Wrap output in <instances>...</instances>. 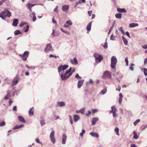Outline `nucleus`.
Segmentation results:
<instances>
[{
    "mask_svg": "<svg viewBox=\"0 0 147 147\" xmlns=\"http://www.w3.org/2000/svg\"><path fill=\"white\" fill-rule=\"evenodd\" d=\"M71 67L68 70L65 72L64 74H60V77L63 81L67 80L72 74L71 72Z\"/></svg>",
    "mask_w": 147,
    "mask_h": 147,
    "instance_id": "f257e3e1",
    "label": "nucleus"
},
{
    "mask_svg": "<svg viewBox=\"0 0 147 147\" xmlns=\"http://www.w3.org/2000/svg\"><path fill=\"white\" fill-rule=\"evenodd\" d=\"M111 67L113 69H115L116 66L117 62V58L115 56H113L111 59Z\"/></svg>",
    "mask_w": 147,
    "mask_h": 147,
    "instance_id": "f03ea898",
    "label": "nucleus"
},
{
    "mask_svg": "<svg viewBox=\"0 0 147 147\" xmlns=\"http://www.w3.org/2000/svg\"><path fill=\"white\" fill-rule=\"evenodd\" d=\"M94 56L95 58L96 62L97 63H100L103 59V56L98 53H94Z\"/></svg>",
    "mask_w": 147,
    "mask_h": 147,
    "instance_id": "7ed1b4c3",
    "label": "nucleus"
},
{
    "mask_svg": "<svg viewBox=\"0 0 147 147\" xmlns=\"http://www.w3.org/2000/svg\"><path fill=\"white\" fill-rule=\"evenodd\" d=\"M111 76V72L108 71H105L102 75V77L104 79L110 78Z\"/></svg>",
    "mask_w": 147,
    "mask_h": 147,
    "instance_id": "20e7f679",
    "label": "nucleus"
},
{
    "mask_svg": "<svg viewBox=\"0 0 147 147\" xmlns=\"http://www.w3.org/2000/svg\"><path fill=\"white\" fill-rule=\"evenodd\" d=\"M55 133V132L53 130L51 132L50 135V138L51 141L53 144L55 143V138L54 137Z\"/></svg>",
    "mask_w": 147,
    "mask_h": 147,
    "instance_id": "39448f33",
    "label": "nucleus"
},
{
    "mask_svg": "<svg viewBox=\"0 0 147 147\" xmlns=\"http://www.w3.org/2000/svg\"><path fill=\"white\" fill-rule=\"evenodd\" d=\"M45 51L46 52L50 51H53L52 48L50 44H48L47 45Z\"/></svg>",
    "mask_w": 147,
    "mask_h": 147,
    "instance_id": "423d86ee",
    "label": "nucleus"
},
{
    "mask_svg": "<svg viewBox=\"0 0 147 147\" xmlns=\"http://www.w3.org/2000/svg\"><path fill=\"white\" fill-rule=\"evenodd\" d=\"M6 11H7V9H5L4 11H2L0 14V17L3 20L5 19L6 17L7 16V14Z\"/></svg>",
    "mask_w": 147,
    "mask_h": 147,
    "instance_id": "0eeeda50",
    "label": "nucleus"
},
{
    "mask_svg": "<svg viewBox=\"0 0 147 147\" xmlns=\"http://www.w3.org/2000/svg\"><path fill=\"white\" fill-rule=\"evenodd\" d=\"M67 139V136L65 134H63L62 136V144H65L66 143V142Z\"/></svg>",
    "mask_w": 147,
    "mask_h": 147,
    "instance_id": "6e6552de",
    "label": "nucleus"
},
{
    "mask_svg": "<svg viewBox=\"0 0 147 147\" xmlns=\"http://www.w3.org/2000/svg\"><path fill=\"white\" fill-rule=\"evenodd\" d=\"M65 106V103L63 101H59L56 103V106L57 107H63Z\"/></svg>",
    "mask_w": 147,
    "mask_h": 147,
    "instance_id": "1a4fd4ad",
    "label": "nucleus"
},
{
    "mask_svg": "<svg viewBox=\"0 0 147 147\" xmlns=\"http://www.w3.org/2000/svg\"><path fill=\"white\" fill-rule=\"evenodd\" d=\"M29 53L28 51H25L23 54V60L24 61H26L27 58L29 56Z\"/></svg>",
    "mask_w": 147,
    "mask_h": 147,
    "instance_id": "9d476101",
    "label": "nucleus"
},
{
    "mask_svg": "<svg viewBox=\"0 0 147 147\" xmlns=\"http://www.w3.org/2000/svg\"><path fill=\"white\" fill-rule=\"evenodd\" d=\"M20 79V77L19 76H17L14 78L12 81V83L15 85H16L18 83Z\"/></svg>",
    "mask_w": 147,
    "mask_h": 147,
    "instance_id": "9b49d317",
    "label": "nucleus"
},
{
    "mask_svg": "<svg viewBox=\"0 0 147 147\" xmlns=\"http://www.w3.org/2000/svg\"><path fill=\"white\" fill-rule=\"evenodd\" d=\"M84 82V80H79L78 81L77 84V87L78 88H80L83 86Z\"/></svg>",
    "mask_w": 147,
    "mask_h": 147,
    "instance_id": "f8f14e48",
    "label": "nucleus"
},
{
    "mask_svg": "<svg viewBox=\"0 0 147 147\" xmlns=\"http://www.w3.org/2000/svg\"><path fill=\"white\" fill-rule=\"evenodd\" d=\"M69 6V5H64L62 7V9L64 12H67L68 11Z\"/></svg>",
    "mask_w": 147,
    "mask_h": 147,
    "instance_id": "ddd939ff",
    "label": "nucleus"
},
{
    "mask_svg": "<svg viewBox=\"0 0 147 147\" xmlns=\"http://www.w3.org/2000/svg\"><path fill=\"white\" fill-rule=\"evenodd\" d=\"M70 62L73 65L77 64L78 63V61L76 57L74 59H71L70 60Z\"/></svg>",
    "mask_w": 147,
    "mask_h": 147,
    "instance_id": "4468645a",
    "label": "nucleus"
},
{
    "mask_svg": "<svg viewBox=\"0 0 147 147\" xmlns=\"http://www.w3.org/2000/svg\"><path fill=\"white\" fill-rule=\"evenodd\" d=\"M98 120V118L97 117L93 118L92 121V125H95L96 122Z\"/></svg>",
    "mask_w": 147,
    "mask_h": 147,
    "instance_id": "2eb2a0df",
    "label": "nucleus"
},
{
    "mask_svg": "<svg viewBox=\"0 0 147 147\" xmlns=\"http://www.w3.org/2000/svg\"><path fill=\"white\" fill-rule=\"evenodd\" d=\"M90 134L92 137H95L96 138H98V134L96 132H91L90 133Z\"/></svg>",
    "mask_w": 147,
    "mask_h": 147,
    "instance_id": "dca6fc26",
    "label": "nucleus"
},
{
    "mask_svg": "<svg viewBox=\"0 0 147 147\" xmlns=\"http://www.w3.org/2000/svg\"><path fill=\"white\" fill-rule=\"evenodd\" d=\"M111 110L110 111V113H116L117 111V110L115 107L113 106L111 107Z\"/></svg>",
    "mask_w": 147,
    "mask_h": 147,
    "instance_id": "f3484780",
    "label": "nucleus"
},
{
    "mask_svg": "<svg viewBox=\"0 0 147 147\" xmlns=\"http://www.w3.org/2000/svg\"><path fill=\"white\" fill-rule=\"evenodd\" d=\"M18 120L20 122L23 123H25L26 122L25 120L21 116H18Z\"/></svg>",
    "mask_w": 147,
    "mask_h": 147,
    "instance_id": "a211bd4d",
    "label": "nucleus"
},
{
    "mask_svg": "<svg viewBox=\"0 0 147 147\" xmlns=\"http://www.w3.org/2000/svg\"><path fill=\"white\" fill-rule=\"evenodd\" d=\"M73 118L74 121L75 122L78 121L79 120L80 118V117L79 115H74Z\"/></svg>",
    "mask_w": 147,
    "mask_h": 147,
    "instance_id": "6ab92c4d",
    "label": "nucleus"
},
{
    "mask_svg": "<svg viewBox=\"0 0 147 147\" xmlns=\"http://www.w3.org/2000/svg\"><path fill=\"white\" fill-rule=\"evenodd\" d=\"M18 23V20L17 19H14L12 23V25L13 26H17Z\"/></svg>",
    "mask_w": 147,
    "mask_h": 147,
    "instance_id": "aec40b11",
    "label": "nucleus"
},
{
    "mask_svg": "<svg viewBox=\"0 0 147 147\" xmlns=\"http://www.w3.org/2000/svg\"><path fill=\"white\" fill-rule=\"evenodd\" d=\"M138 26V24L136 23H132L130 24L129 25V27L130 28H134L135 27Z\"/></svg>",
    "mask_w": 147,
    "mask_h": 147,
    "instance_id": "412c9836",
    "label": "nucleus"
},
{
    "mask_svg": "<svg viewBox=\"0 0 147 147\" xmlns=\"http://www.w3.org/2000/svg\"><path fill=\"white\" fill-rule=\"evenodd\" d=\"M24 126V125L21 124L19 125H17L15 126L14 128L13 129V130H16V129H19L21 128Z\"/></svg>",
    "mask_w": 147,
    "mask_h": 147,
    "instance_id": "4be33fe9",
    "label": "nucleus"
},
{
    "mask_svg": "<svg viewBox=\"0 0 147 147\" xmlns=\"http://www.w3.org/2000/svg\"><path fill=\"white\" fill-rule=\"evenodd\" d=\"M117 11L119 12L126 13V11L124 8L121 9L118 8L117 9Z\"/></svg>",
    "mask_w": 147,
    "mask_h": 147,
    "instance_id": "5701e85b",
    "label": "nucleus"
},
{
    "mask_svg": "<svg viewBox=\"0 0 147 147\" xmlns=\"http://www.w3.org/2000/svg\"><path fill=\"white\" fill-rule=\"evenodd\" d=\"M7 94L5 96L4 99L5 100L8 99L10 96L11 95L10 92L9 90L7 92Z\"/></svg>",
    "mask_w": 147,
    "mask_h": 147,
    "instance_id": "b1692460",
    "label": "nucleus"
},
{
    "mask_svg": "<svg viewBox=\"0 0 147 147\" xmlns=\"http://www.w3.org/2000/svg\"><path fill=\"white\" fill-rule=\"evenodd\" d=\"M123 96L122 93H120L119 94V98L118 100L119 102V103H121Z\"/></svg>",
    "mask_w": 147,
    "mask_h": 147,
    "instance_id": "393cba45",
    "label": "nucleus"
},
{
    "mask_svg": "<svg viewBox=\"0 0 147 147\" xmlns=\"http://www.w3.org/2000/svg\"><path fill=\"white\" fill-rule=\"evenodd\" d=\"M122 38L123 40V42L124 45H127V40L125 38V37L123 36H122Z\"/></svg>",
    "mask_w": 147,
    "mask_h": 147,
    "instance_id": "a878e982",
    "label": "nucleus"
},
{
    "mask_svg": "<svg viewBox=\"0 0 147 147\" xmlns=\"http://www.w3.org/2000/svg\"><path fill=\"white\" fill-rule=\"evenodd\" d=\"M133 137L134 139L137 140L138 138V136L136 132L135 131H134L133 132Z\"/></svg>",
    "mask_w": 147,
    "mask_h": 147,
    "instance_id": "bb28decb",
    "label": "nucleus"
},
{
    "mask_svg": "<svg viewBox=\"0 0 147 147\" xmlns=\"http://www.w3.org/2000/svg\"><path fill=\"white\" fill-rule=\"evenodd\" d=\"M115 17L117 18L121 19L122 17V14L121 13H117L115 15Z\"/></svg>",
    "mask_w": 147,
    "mask_h": 147,
    "instance_id": "cd10ccee",
    "label": "nucleus"
},
{
    "mask_svg": "<svg viewBox=\"0 0 147 147\" xmlns=\"http://www.w3.org/2000/svg\"><path fill=\"white\" fill-rule=\"evenodd\" d=\"M63 65H62L58 67V72L59 74H60V73L63 70Z\"/></svg>",
    "mask_w": 147,
    "mask_h": 147,
    "instance_id": "c85d7f7f",
    "label": "nucleus"
},
{
    "mask_svg": "<svg viewBox=\"0 0 147 147\" xmlns=\"http://www.w3.org/2000/svg\"><path fill=\"white\" fill-rule=\"evenodd\" d=\"M91 24V22H90L87 26L86 29L88 31H90V30Z\"/></svg>",
    "mask_w": 147,
    "mask_h": 147,
    "instance_id": "c756f323",
    "label": "nucleus"
},
{
    "mask_svg": "<svg viewBox=\"0 0 147 147\" xmlns=\"http://www.w3.org/2000/svg\"><path fill=\"white\" fill-rule=\"evenodd\" d=\"M33 110L34 108L33 107H32V108H30L29 113L30 115H33L34 114L33 113Z\"/></svg>",
    "mask_w": 147,
    "mask_h": 147,
    "instance_id": "7c9ffc66",
    "label": "nucleus"
},
{
    "mask_svg": "<svg viewBox=\"0 0 147 147\" xmlns=\"http://www.w3.org/2000/svg\"><path fill=\"white\" fill-rule=\"evenodd\" d=\"M115 131L116 132V134L117 135L119 136V129L118 127H116L115 128Z\"/></svg>",
    "mask_w": 147,
    "mask_h": 147,
    "instance_id": "2f4dec72",
    "label": "nucleus"
},
{
    "mask_svg": "<svg viewBox=\"0 0 147 147\" xmlns=\"http://www.w3.org/2000/svg\"><path fill=\"white\" fill-rule=\"evenodd\" d=\"M86 2L85 0H80L78 1V2L76 3V5L75 7L77 5L79 4H80L82 3H85Z\"/></svg>",
    "mask_w": 147,
    "mask_h": 147,
    "instance_id": "473e14b6",
    "label": "nucleus"
},
{
    "mask_svg": "<svg viewBox=\"0 0 147 147\" xmlns=\"http://www.w3.org/2000/svg\"><path fill=\"white\" fill-rule=\"evenodd\" d=\"M32 15L33 16L32 18V21L33 22H35L36 20V17L35 16V13L33 12L32 13Z\"/></svg>",
    "mask_w": 147,
    "mask_h": 147,
    "instance_id": "72a5a7b5",
    "label": "nucleus"
},
{
    "mask_svg": "<svg viewBox=\"0 0 147 147\" xmlns=\"http://www.w3.org/2000/svg\"><path fill=\"white\" fill-rule=\"evenodd\" d=\"M40 123L41 125L42 126H43L44 124H45L44 120L42 118H41V119L40 120Z\"/></svg>",
    "mask_w": 147,
    "mask_h": 147,
    "instance_id": "f704fd0d",
    "label": "nucleus"
},
{
    "mask_svg": "<svg viewBox=\"0 0 147 147\" xmlns=\"http://www.w3.org/2000/svg\"><path fill=\"white\" fill-rule=\"evenodd\" d=\"M49 57H50V58H52V57H54L55 58V59H57V58H59V56L57 55V56H56V55H53L52 54H50L49 55Z\"/></svg>",
    "mask_w": 147,
    "mask_h": 147,
    "instance_id": "c9c22d12",
    "label": "nucleus"
},
{
    "mask_svg": "<svg viewBox=\"0 0 147 147\" xmlns=\"http://www.w3.org/2000/svg\"><path fill=\"white\" fill-rule=\"evenodd\" d=\"M141 70L142 71H143V70L144 74L145 76H147V69L146 68H144L142 69Z\"/></svg>",
    "mask_w": 147,
    "mask_h": 147,
    "instance_id": "e433bc0d",
    "label": "nucleus"
},
{
    "mask_svg": "<svg viewBox=\"0 0 147 147\" xmlns=\"http://www.w3.org/2000/svg\"><path fill=\"white\" fill-rule=\"evenodd\" d=\"M6 12L7 14V16L8 17H10L11 16V13L7 10V11H6Z\"/></svg>",
    "mask_w": 147,
    "mask_h": 147,
    "instance_id": "4c0bfd02",
    "label": "nucleus"
},
{
    "mask_svg": "<svg viewBox=\"0 0 147 147\" xmlns=\"http://www.w3.org/2000/svg\"><path fill=\"white\" fill-rule=\"evenodd\" d=\"M107 38L106 40V42L104 44V45L103 46V47L105 49H107Z\"/></svg>",
    "mask_w": 147,
    "mask_h": 147,
    "instance_id": "58836bf2",
    "label": "nucleus"
},
{
    "mask_svg": "<svg viewBox=\"0 0 147 147\" xmlns=\"http://www.w3.org/2000/svg\"><path fill=\"white\" fill-rule=\"evenodd\" d=\"M66 23L69 26H71L72 24V23L70 20H69L66 21Z\"/></svg>",
    "mask_w": 147,
    "mask_h": 147,
    "instance_id": "ea45409f",
    "label": "nucleus"
},
{
    "mask_svg": "<svg viewBox=\"0 0 147 147\" xmlns=\"http://www.w3.org/2000/svg\"><path fill=\"white\" fill-rule=\"evenodd\" d=\"M21 34V32L19 30H16L14 32V34L17 35Z\"/></svg>",
    "mask_w": 147,
    "mask_h": 147,
    "instance_id": "a19ab883",
    "label": "nucleus"
},
{
    "mask_svg": "<svg viewBox=\"0 0 147 147\" xmlns=\"http://www.w3.org/2000/svg\"><path fill=\"white\" fill-rule=\"evenodd\" d=\"M107 91V89H103V90H101L100 92V93L101 94H104L106 93Z\"/></svg>",
    "mask_w": 147,
    "mask_h": 147,
    "instance_id": "79ce46f5",
    "label": "nucleus"
},
{
    "mask_svg": "<svg viewBox=\"0 0 147 147\" xmlns=\"http://www.w3.org/2000/svg\"><path fill=\"white\" fill-rule=\"evenodd\" d=\"M69 67V66L67 65H63V70L64 71Z\"/></svg>",
    "mask_w": 147,
    "mask_h": 147,
    "instance_id": "37998d69",
    "label": "nucleus"
},
{
    "mask_svg": "<svg viewBox=\"0 0 147 147\" xmlns=\"http://www.w3.org/2000/svg\"><path fill=\"white\" fill-rule=\"evenodd\" d=\"M85 132V131L84 129H82V132L80 134V136L82 137L83 136Z\"/></svg>",
    "mask_w": 147,
    "mask_h": 147,
    "instance_id": "c03bdc74",
    "label": "nucleus"
},
{
    "mask_svg": "<svg viewBox=\"0 0 147 147\" xmlns=\"http://www.w3.org/2000/svg\"><path fill=\"white\" fill-rule=\"evenodd\" d=\"M140 121V119H138L136 121H135L134 124L135 125H136Z\"/></svg>",
    "mask_w": 147,
    "mask_h": 147,
    "instance_id": "a18cd8bd",
    "label": "nucleus"
},
{
    "mask_svg": "<svg viewBox=\"0 0 147 147\" xmlns=\"http://www.w3.org/2000/svg\"><path fill=\"white\" fill-rule=\"evenodd\" d=\"M85 112V109L84 108H83L82 109H81L80 110V113L82 114H84Z\"/></svg>",
    "mask_w": 147,
    "mask_h": 147,
    "instance_id": "49530a36",
    "label": "nucleus"
},
{
    "mask_svg": "<svg viewBox=\"0 0 147 147\" xmlns=\"http://www.w3.org/2000/svg\"><path fill=\"white\" fill-rule=\"evenodd\" d=\"M5 125V121H3L0 123V127L3 126Z\"/></svg>",
    "mask_w": 147,
    "mask_h": 147,
    "instance_id": "de8ad7c7",
    "label": "nucleus"
},
{
    "mask_svg": "<svg viewBox=\"0 0 147 147\" xmlns=\"http://www.w3.org/2000/svg\"><path fill=\"white\" fill-rule=\"evenodd\" d=\"M125 61L126 63V65L127 66L128 65V61L127 57H126L125 58Z\"/></svg>",
    "mask_w": 147,
    "mask_h": 147,
    "instance_id": "09e8293b",
    "label": "nucleus"
},
{
    "mask_svg": "<svg viewBox=\"0 0 147 147\" xmlns=\"http://www.w3.org/2000/svg\"><path fill=\"white\" fill-rule=\"evenodd\" d=\"M92 113L93 114H94L95 113L97 112L98 111L97 109H93L92 110Z\"/></svg>",
    "mask_w": 147,
    "mask_h": 147,
    "instance_id": "8fccbe9b",
    "label": "nucleus"
},
{
    "mask_svg": "<svg viewBox=\"0 0 147 147\" xmlns=\"http://www.w3.org/2000/svg\"><path fill=\"white\" fill-rule=\"evenodd\" d=\"M35 141L38 143H39L41 144H42V142H40L39 139L38 138H36L35 139Z\"/></svg>",
    "mask_w": 147,
    "mask_h": 147,
    "instance_id": "3c124183",
    "label": "nucleus"
},
{
    "mask_svg": "<svg viewBox=\"0 0 147 147\" xmlns=\"http://www.w3.org/2000/svg\"><path fill=\"white\" fill-rule=\"evenodd\" d=\"M26 28L25 29L24 31V32H27L28 31L29 28V26L28 25H26Z\"/></svg>",
    "mask_w": 147,
    "mask_h": 147,
    "instance_id": "603ef678",
    "label": "nucleus"
},
{
    "mask_svg": "<svg viewBox=\"0 0 147 147\" xmlns=\"http://www.w3.org/2000/svg\"><path fill=\"white\" fill-rule=\"evenodd\" d=\"M26 24V23L25 22H22L21 23L20 25V27L23 26L24 25Z\"/></svg>",
    "mask_w": 147,
    "mask_h": 147,
    "instance_id": "864d4df0",
    "label": "nucleus"
},
{
    "mask_svg": "<svg viewBox=\"0 0 147 147\" xmlns=\"http://www.w3.org/2000/svg\"><path fill=\"white\" fill-rule=\"evenodd\" d=\"M75 78H77V79H78V78L81 79V77L79 76V74H76V76H75Z\"/></svg>",
    "mask_w": 147,
    "mask_h": 147,
    "instance_id": "5fc2aeb1",
    "label": "nucleus"
},
{
    "mask_svg": "<svg viewBox=\"0 0 147 147\" xmlns=\"http://www.w3.org/2000/svg\"><path fill=\"white\" fill-rule=\"evenodd\" d=\"M113 113V117L114 118L116 117H117L116 112V113Z\"/></svg>",
    "mask_w": 147,
    "mask_h": 147,
    "instance_id": "6e6d98bb",
    "label": "nucleus"
},
{
    "mask_svg": "<svg viewBox=\"0 0 147 147\" xmlns=\"http://www.w3.org/2000/svg\"><path fill=\"white\" fill-rule=\"evenodd\" d=\"M26 6L29 9L31 8V7H32L31 5H30V3L27 4Z\"/></svg>",
    "mask_w": 147,
    "mask_h": 147,
    "instance_id": "4d7b16f0",
    "label": "nucleus"
},
{
    "mask_svg": "<svg viewBox=\"0 0 147 147\" xmlns=\"http://www.w3.org/2000/svg\"><path fill=\"white\" fill-rule=\"evenodd\" d=\"M91 113V112L90 111L88 110V113L86 114V116H87L88 117L90 115V114Z\"/></svg>",
    "mask_w": 147,
    "mask_h": 147,
    "instance_id": "13d9d810",
    "label": "nucleus"
},
{
    "mask_svg": "<svg viewBox=\"0 0 147 147\" xmlns=\"http://www.w3.org/2000/svg\"><path fill=\"white\" fill-rule=\"evenodd\" d=\"M63 32L68 35H69L70 34V32L69 31L65 30H64V31H63Z\"/></svg>",
    "mask_w": 147,
    "mask_h": 147,
    "instance_id": "bf43d9fd",
    "label": "nucleus"
},
{
    "mask_svg": "<svg viewBox=\"0 0 147 147\" xmlns=\"http://www.w3.org/2000/svg\"><path fill=\"white\" fill-rule=\"evenodd\" d=\"M114 36L112 34L110 38V39L111 40H114Z\"/></svg>",
    "mask_w": 147,
    "mask_h": 147,
    "instance_id": "052dcab7",
    "label": "nucleus"
},
{
    "mask_svg": "<svg viewBox=\"0 0 147 147\" xmlns=\"http://www.w3.org/2000/svg\"><path fill=\"white\" fill-rule=\"evenodd\" d=\"M113 27H114V26H113L112 27H111L110 29H109V32L108 33V34H109L110 32H111L112 30L113 29Z\"/></svg>",
    "mask_w": 147,
    "mask_h": 147,
    "instance_id": "680f3d73",
    "label": "nucleus"
},
{
    "mask_svg": "<svg viewBox=\"0 0 147 147\" xmlns=\"http://www.w3.org/2000/svg\"><path fill=\"white\" fill-rule=\"evenodd\" d=\"M142 47L145 49H147V45H145L144 46H142Z\"/></svg>",
    "mask_w": 147,
    "mask_h": 147,
    "instance_id": "e2e57ef3",
    "label": "nucleus"
},
{
    "mask_svg": "<svg viewBox=\"0 0 147 147\" xmlns=\"http://www.w3.org/2000/svg\"><path fill=\"white\" fill-rule=\"evenodd\" d=\"M125 34H126L129 38H130L129 33L128 32H126Z\"/></svg>",
    "mask_w": 147,
    "mask_h": 147,
    "instance_id": "0e129e2a",
    "label": "nucleus"
},
{
    "mask_svg": "<svg viewBox=\"0 0 147 147\" xmlns=\"http://www.w3.org/2000/svg\"><path fill=\"white\" fill-rule=\"evenodd\" d=\"M17 107L16 106H14L13 109V111H17V108H16Z\"/></svg>",
    "mask_w": 147,
    "mask_h": 147,
    "instance_id": "69168bd1",
    "label": "nucleus"
},
{
    "mask_svg": "<svg viewBox=\"0 0 147 147\" xmlns=\"http://www.w3.org/2000/svg\"><path fill=\"white\" fill-rule=\"evenodd\" d=\"M144 63L146 65L147 63V58H145L144 61Z\"/></svg>",
    "mask_w": 147,
    "mask_h": 147,
    "instance_id": "338daca9",
    "label": "nucleus"
},
{
    "mask_svg": "<svg viewBox=\"0 0 147 147\" xmlns=\"http://www.w3.org/2000/svg\"><path fill=\"white\" fill-rule=\"evenodd\" d=\"M131 147H138V146H136L134 144H133L131 145Z\"/></svg>",
    "mask_w": 147,
    "mask_h": 147,
    "instance_id": "774afa93",
    "label": "nucleus"
}]
</instances>
